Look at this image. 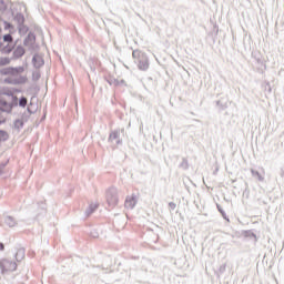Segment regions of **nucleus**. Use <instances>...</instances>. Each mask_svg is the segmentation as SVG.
Here are the masks:
<instances>
[{"mask_svg":"<svg viewBox=\"0 0 284 284\" xmlns=\"http://www.w3.org/2000/svg\"><path fill=\"white\" fill-rule=\"evenodd\" d=\"M0 110L1 112H7V114H10V112H12V105H10L8 101L0 100Z\"/></svg>","mask_w":284,"mask_h":284,"instance_id":"obj_8","label":"nucleus"},{"mask_svg":"<svg viewBox=\"0 0 284 284\" xmlns=\"http://www.w3.org/2000/svg\"><path fill=\"white\" fill-rule=\"evenodd\" d=\"M18 105L19 108H23L26 109L28 106V98L26 97H21L19 100H18Z\"/></svg>","mask_w":284,"mask_h":284,"instance_id":"obj_21","label":"nucleus"},{"mask_svg":"<svg viewBox=\"0 0 284 284\" xmlns=\"http://www.w3.org/2000/svg\"><path fill=\"white\" fill-rule=\"evenodd\" d=\"M91 236H92L93 239H99V233H97V232H91Z\"/></svg>","mask_w":284,"mask_h":284,"instance_id":"obj_36","label":"nucleus"},{"mask_svg":"<svg viewBox=\"0 0 284 284\" xmlns=\"http://www.w3.org/2000/svg\"><path fill=\"white\" fill-rule=\"evenodd\" d=\"M4 223H6V225H8V227H16L17 220L13 216L7 215L4 217Z\"/></svg>","mask_w":284,"mask_h":284,"instance_id":"obj_14","label":"nucleus"},{"mask_svg":"<svg viewBox=\"0 0 284 284\" xmlns=\"http://www.w3.org/2000/svg\"><path fill=\"white\" fill-rule=\"evenodd\" d=\"M26 54V49L22 45H18L13 51V59H21Z\"/></svg>","mask_w":284,"mask_h":284,"instance_id":"obj_10","label":"nucleus"},{"mask_svg":"<svg viewBox=\"0 0 284 284\" xmlns=\"http://www.w3.org/2000/svg\"><path fill=\"white\" fill-rule=\"evenodd\" d=\"M9 105H11V110H12L13 108H17V106L19 105V98L13 97V98H12V101H11V103H9Z\"/></svg>","mask_w":284,"mask_h":284,"instance_id":"obj_28","label":"nucleus"},{"mask_svg":"<svg viewBox=\"0 0 284 284\" xmlns=\"http://www.w3.org/2000/svg\"><path fill=\"white\" fill-rule=\"evenodd\" d=\"M1 48H3V43L2 42H0V50H1Z\"/></svg>","mask_w":284,"mask_h":284,"instance_id":"obj_40","label":"nucleus"},{"mask_svg":"<svg viewBox=\"0 0 284 284\" xmlns=\"http://www.w3.org/2000/svg\"><path fill=\"white\" fill-rule=\"evenodd\" d=\"M18 30H19V34H28L29 28L22 24V26H18Z\"/></svg>","mask_w":284,"mask_h":284,"instance_id":"obj_25","label":"nucleus"},{"mask_svg":"<svg viewBox=\"0 0 284 284\" xmlns=\"http://www.w3.org/2000/svg\"><path fill=\"white\" fill-rule=\"evenodd\" d=\"M217 210L225 221H230V219L227 217V214L225 213V211L220 204H217Z\"/></svg>","mask_w":284,"mask_h":284,"instance_id":"obj_26","label":"nucleus"},{"mask_svg":"<svg viewBox=\"0 0 284 284\" xmlns=\"http://www.w3.org/2000/svg\"><path fill=\"white\" fill-rule=\"evenodd\" d=\"M24 123L26 122L21 119L14 120V122H13L14 130H18V131L21 130L23 128Z\"/></svg>","mask_w":284,"mask_h":284,"instance_id":"obj_19","label":"nucleus"},{"mask_svg":"<svg viewBox=\"0 0 284 284\" xmlns=\"http://www.w3.org/2000/svg\"><path fill=\"white\" fill-rule=\"evenodd\" d=\"M225 270H226V265H225V264H222V265L220 266V274H224Z\"/></svg>","mask_w":284,"mask_h":284,"instance_id":"obj_33","label":"nucleus"},{"mask_svg":"<svg viewBox=\"0 0 284 284\" xmlns=\"http://www.w3.org/2000/svg\"><path fill=\"white\" fill-rule=\"evenodd\" d=\"M251 174L252 176H256V179L260 181H265V178H263V175H261V173L254 169L251 170Z\"/></svg>","mask_w":284,"mask_h":284,"instance_id":"obj_23","label":"nucleus"},{"mask_svg":"<svg viewBox=\"0 0 284 284\" xmlns=\"http://www.w3.org/2000/svg\"><path fill=\"white\" fill-rule=\"evenodd\" d=\"M124 206L126 207V210H134V207L136 206V197H126Z\"/></svg>","mask_w":284,"mask_h":284,"instance_id":"obj_9","label":"nucleus"},{"mask_svg":"<svg viewBox=\"0 0 284 284\" xmlns=\"http://www.w3.org/2000/svg\"><path fill=\"white\" fill-rule=\"evenodd\" d=\"M106 203L110 205V207H115V205H119L116 187H110L106 190Z\"/></svg>","mask_w":284,"mask_h":284,"instance_id":"obj_2","label":"nucleus"},{"mask_svg":"<svg viewBox=\"0 0 284 284\" xmlns=\"http://www.w3.org/2000/svg\"><path fill=\"white\" fill-rule=\"evenodd\" d=\"M3 65H10V58H0V68Z\"/></svg>","mask_w":284,"mask_h":284,"instance_id":"obj_27","label":"nucleus"},{"mask_svg":"<svg viewBox=\"0 0 284 284\" xmlns=\"http://www.w3.org/2000/svg\"><path fill=\"white\" fill-rule=\"evenodd\" d=\"M32 114H34V111H32L30 109V106L27 108V111H24L21 115V121H23L24 123L28 122V120L30 119V116H32Z\"/></svg>","mask_w":284,"mask_h":284,"instance_id":"obj_13","label":"nucleus"},{"mask_svg":"<svg viewBox=\"0 0 284 284\" xmlns=\"http://www.w3.org/2000/svg\"><path fill=\"white\" fill-rule=\"evenodd\" d=\"M12 50H14V44H7L4 47L1 48V52L2 54H10V52H12Z\"/></svg>","mask_w":284,"mask_h":284,"instance_id":"obj_18","label":"nucleus"},{"mask_svg":"<svg viewBox=\"0 0 284 284\" xmlns=\"http://www.w3.org/2000/svg\"><path fill=\"white\" fill-rule=\"evenodd\" d=\"M4 28H6V30H10V29H12L13 27H12V23H10V22H4Z\"/></svg>","mask_w":284,"mask_h":284,"instance_id":"obj_32","label":"nucleus"},{"mask_svg":"<svg viewBox=\"0 0 284 284\" xmlns=\"http://www.w3.org/2000/svg\"><path fill=\"white\" fill-rule=\"evenodd\" d=\"M40 207H41V210H42V214H45V204L41 203V204H40Z\"/></svg>","mask_w":284,"mask_h":284,"instance_id":"obj_35","label":"nucleus"},{"mask_svg":"<svg viewBox=\"0 0 284 284\" xmlns=\"http://www.w3.org/2000/svg\"><path fill=\"white\" fill-rule=\"evenodd\" d=\"M121 135L125 136V129H118L114 131H111L109 135V143H116V145H121L123 143V140H121Z\"/></svg>","mask_w":284,"mask_h":284,"instance_id":"obj_3","label":"nucleus"},{"mask_svg":"<svg viewBox=\"0 0 284 284\" xmlns=\"http://www.w3.org/2000/svg\"><path fill=\"white\" fill-rule=\"evenodd\" d=\"M3 41H4V43L10 44V43H12V41H14V39L12 38V34L7 33L3 36Z\"/></svg>","mask_w":284,"mask_h":284,"instance_id":"obj_24","label":"nucleus"},{"mask_svg":"<svg viewBox=\"0 0 284 284\" xmlns=\"http://www.w3.org/2000/svg\"><path fill=\"white\" fill-rule=\"evenodd\" d=\"M180 168H182L183 170H187V168H190V165L187 164V159L185 158L182 159Z\"/></svg>","mask_w":284,"mask_h":284,"instance_id":"obj_29","label":"nucleus"},{"mask_svg":"<svg viewBox=\"0 0 284 284\" xmlns=\"http://www.w3.org/2000/svg\"><path fill=\"white\" fill-rule=\"evenodd\" d=\"M169 207H171L172 210H176V203L170 202Z\"/></svg>","mask_w":284,"mask_h":284,"instance_id":"obj_34","label":"nucleus"},{"mask_svg":"<svg viewBox=\"0 0 284 284\" xmlns=\"http://www.w3.org/2000/svg\"><path fill=\"white\" fill-rule=\"evenodd\" d=\"M6 123V120H0V125Z\"/></svg>","mask_w":284,"mask_h":284,"instance_id":"obj_39","label":"nucleus"},{"mask_svg":"<svg viewBox=\"0 0 284 284\" xmlns=\"http://www.w3.org/2000/svg\"><path fill=\"white\" fill-rule=\"evenodd\" d=\"M14 20L17 21L18 26H23V23H26V17H23L22 13H17Z\"/></svg>","mask_w":284,"mask_h":284,"instance_id":"obj_20","label":"nucleus"},{"mask_svg":"<svg viewBox=\"0 0 284 284\" xmlns=\"http://www.w3.org/2000/svg\"><path fill=\"white\" fill-rule=\"evenodd\" d=\"M26 81H28V78H26L23 75H20L18 79H14L13 81L6 79L7 83H13V85H21V84L26 83Z\"/></svg>","mask_w":284,"mask_h":284,"instance_id":"obj_11","label":"nucleus"},{"mask_svg":"<svg viewBox=\"0 0 284 284\" xmlns=\"http://www.w3.org/2000/svg\"><path fill=\"white\" fill-rule=\"evenodd\" d=\"M251 236H252L253 239H256V234H254V233H251Z\"/></svg>","mask_w":284,"mask_h":284,"instance_id":"obj_38","label":"nucleus"},{"mask_svg":"<svg viewBox=\"0 0 284 284\" xmlns=\"http://www.w3.org/2000/svg\"><path fill=\"white\" fill-rule=\"evenodd\" d=\"M138 68L143 72L150 68V60L148 59V54L142 57L141 60H138Z\"/></svg>","mask_w":284,"mask_h":284,"instance_id":"obj_4","label":"nucleus"},{"mask_svg":"<svg viewBox=\"0 0 284 284\" xmlns=\"http://www.w3.org/2000/svg\"><path fill=\"white\" fill-rule=\"evenodd\" d=\"M99 207V204H90L89 207L85 210V216H92V214H94V212H97Z\"/></svg>","mask_w":284,"mask_h":284,"instance_id":"obj_15","label":"nucleus"},{"mask_svg":"<svg viewBox=\"0 0 284 284\" xmlns=\"http://www.w3.org/2000/svg\"><path fill=\"white\" fill-rule=\"evenodd\" d=\"M0 270L1 274H6L7 272H17V262L10 258L0 260Z\"/></svg>","mask_w":284,"mask_h":284,"instance_id":"obj_1","label":"nucleus"},{"mask_svg":"<svg viewBox=\"0 0 284 284\" xmlns=\"http://www.w3.org/2000/svg\"><path fill=\"white\" fill-rule=\"evenodd\" d=\"M4 250H6V245L2 242H0V252H3Z\"/></svg>","mask_w":284,"mask_h":284,"instance_id":"obj_37","label":"nucleus"},{"mask_svg":"<svg viewBox=\"0 0 284 284\" xmlns=\"http://www.w3.org/2000/svg\"><path fill=\"white\" fill-rule=\"evenodd\" d=\"M45 61L43 60V58L39 54H34L32 58V64L33 67L39 70V68H43Z\"/></svg>","mask_w":284,"mask_h":284,"instance_id":"obj_6","label":"nucleus"},{"mask_svg":"<svg viewBox=\"0 0 284 284\" xmlns=\"http://www.w3.org/2000/svg\"><path fill=\"white\" fill-rule=\"evenodd\" d=\"M216 106L221 110H227V100L221 99L216 101Z\"/></svg>","mask_w":284,"mask_h":284,"instance_id":"obj_17","label":"nucleus"},{"mask_svg":"<svg viewBox=\"0 0 284 284\" xmlns=\"http://www.w3.org/2000/svg\"><path fill=\"white\" fill-rule=\"evenodd\" d=\"M21 72H23V67H9L6 69V71L3 72V74H21Z\"/></svg>","mask_w":284,"mask_h":284,"instance_id":"obj_7","label":"nucleus"},{"mask_svg":"<svg viewBox=\"0 0 284 284\" xmlns=\"http://www.w3.org/2000/svg\"><path fill=\"white\" fill-rule=\"evenodd\" d=\"M14 258L17 263H21V261L26 258V248H19L14 254Z\"/></svg>","mask_w":284,"mask_h":284,"instance_id":"obj_12","label":"nucleus"},{"mask_svg":"<svg viewBox=\"0 0 284 284\" xmlns=\"http://www.w3.org/2000/svg\"><path fill=\"white\" fill-rule=\"evenodd\" d=\"M106 81H108L109 85H114V87L119 85V80H116L114 78H110Z\"/></svg>","mask_w":284,"mask_h":284,"instance_id":"obj_30","label":"nucleus"},{"mask_svg":"<svg viewBox=\"0 0 284 284\" xmlns=\"http://www.w3.org/2000/svg\"><path fill=\"white\" fill-rule=\"evenodd\" d=\"M146 54L144 52H142L141 50H133L132 52V57L133 59H135L136 61H140L143 59V57H145Z\"/></svg>","mask_w":284,"mask_h":284,"instance_id":"obj_16","label":"nucleus"},{"mask_svg":"<svg viewBox=\"0 0 284 284\" xmlns=\"http://www.w3.org/2000/svg\"><path fill=\"white\" fill-rule=\"evenodd\" d=\"M9 139H10V134H8L6 130H0V142L8 141Z\"/></svg>","mask_w":284,"mask_h":284,"instance_id":"obj_22","label":"nucleus"},{"mask_svg":"<svg viewBox=\"0 0 284 284\" xmlns=\"http://www.w3.org/2000/svg\"><path fill=\"white\" fill-rule=\"evenodd\" d=\"M37 43V36H34L32 32H29L23 41V45L32 48Z\"/></svg>","mask_w":284,"mask_h":284,"instance_id":"obj_5","label":"nucleus"},{"mask_svg":"<svg viewBox=\"0 0 284 284\" xmlns=\"http://www.w3.org/2000/svg\"><path fill=\"white\" fill-rule=\"evenodd\" d=\"M6 165H7L6 162L0 163V176L3 174V170H6Z\"/></svg>","mask_w":284,"mask_h":284,"instance_id":"obj_31","label":"nucleus"},{"mask_svg":"<svg viewBox=\"0 0 284 284\" xmlns=\"http://www.w3.org/2000/svg\"><path fill=\"white\" fill-rule=\"evenodd\" d=\"M0 4L3 6V0H0Z\"/></svg>","mask_w":284,"mask_h":284,"instance_id":"obj_41","label":"nucleus"}]
</instances>
